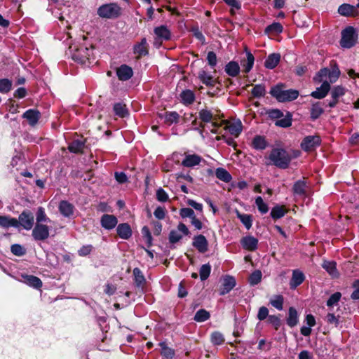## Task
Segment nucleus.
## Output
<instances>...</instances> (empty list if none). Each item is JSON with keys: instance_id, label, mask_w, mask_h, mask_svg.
I'll list each match as a JSON object with an SVG mask.
<instances>
[{"instance_id": "obj_1", "label": "nucleus", "mask_w": 359, "mask_h": 359, "mask_svg": "<svg viewBox=\"0 0 359 359\" xmlns=\"http://www.w3.org/2000/svg\"><path fill=\"white\" fill-rule=\"evenodd\" d=\"M271 95L279 102H290L294 100L299 96V91L294 89L285 90L283 84L273 86L270 90Z\"/></svg>"}, {"instance_id": "obj_2", "label": "nucleus", "mask_w": 359, "mask_h": 359, "mask_svg": "<svg viewBox=\"0 0 359 359\" xmlns=\"http://www.w3.org/2000/svg\"><path fill=\"white\" fill-rule=\"evenodd\" d=\"M269 159L276 166L280 168H287L291 158L287 152L282 149H274L269 155Z\"/></svg>"}, {"instance_id": "obj_3", "label": "nucleus", "mask_w": 359, "mask_h": 359, "mask_svg": "<svg viewBox=\"0 0 359 359\" xmlns=\"http://www.w3.org/2000/svg\"><path fill=\"white\" fill-rule=\"evenodd\" d=\"M69 51L72 54V58L81 64H85L87 60H89L93 53L92 48L83 46L78 48L75 45L69 46Z\"/></svg>"}, {"instance_id": "obj_4", "label": "nucleus", "mask_w": 359, "mask_h": 359, "mask_svg": "<svg viewBox=\"0 0 359 359\" xmlns=\"http://www.w3.org/2000/svg\"><path fill=\"white\" fill-rule=\"evenodd\" d=\"M121 7L116 3L103 4L97 9V15L106 19H114L118 18L121 12Z\"/></svg>"}, {"instance_id": "obj_5", "label": "nucleus", "mask_w": 359, "mask_h": 359, "mask_svg": "<svg viewBox=\"0 0 359 359\" xmlns=\"http://www.w3.org/2000/svg\"><path fill=\"white\" fill-rule=\"evenodd\" d=\"M358 34L353 27H348L341 32L340 45L345 48L353 47L357 41Z\"/></svg>"}, {"instance_id": "obj_6", "label": "nucleus", "mask_w": 359, "mask_h": 359, "mask_svg": "<svg viewBox=\"0 0 359 359\" xmlns=\"http://www.w3.org/2000/svg\"><path fill=\"white\" fill-rule=\"evenodd\" d=\"M18 228L21 226L25 230H31L34 224L33 213L29 210H23L18 219Z\"/></svg>"}, {"instance_id": "obj_7", "label": "nucleus", "mask_w": 359, "mask_h": 359, "mask_svg": "<svg viewBox=\"0 0 359 359\" xmlns=\"http://www.w3.org/2000/svg\"><path fill=\"white\" fill-rule=\"evenodd\" d=\"M50 228L46 224L36 223L32 232L33 238L36 241H45L50 235Z\"/></svg>"}, {"instance_id": "obj_8", "label": "nucleus", "mask_w": 359, "mask_h": 359, "mask_svg": "<svg viewBox=\"0 0 359 359\" xmlns=\"http://www.w3.org/2000/svg\"><path fill=\"white\" fill-rule=\"evenodd\" d=\"M321 140L318 135H309L304 138L301 143V147L306 151L315 149L320 144Z\"/></svg>"}, {"instance_id": "obj_9", "label": "nucleus", "mask_w": 359, "mask_h": 359, "mask_svg": "<svg viewBox=\"0 0 359 359\" xmlns=\"http://www.w3.org/2000/svg\"><path fill=\"white\" fill-rule=\"evenodd\" d=\"M198 116L203 122L212 123V126L214 128L210 130L212 133H217L216 128L219 127V124L215 121V116L211 111L207 109H201L198 113Z\"/></svg>"}, {"instance_id": "obj_10", "label": "nucleus", "mask_w": 359, "mask_h": 359, "mask_svg": "<svg viewBox=\"0 0 359 359\" xmlns=\"http://www.w3.org/2000/svg\"><path fill=\"white\" fill-rule=\"evenodd\" d=\"M192 245L201 253H205L208 250V242L203 235L195 236Z\"/></svg>"}, {"instance_id": "obj_11", "label": "nucleus", "mask_w": 359, "mask_h": 359, "mask_svg": "<svg viewBox=\"0 0 359 359\" xmlns=\"http://www.w3.org/2000/svg\"><path fill=\"white\" fill-rule=\"evenodd\" d=\"M117 223L118 219L113 215L104 214L100 219L101 226L107 230L113 229L117 225Z\"/></svg>"}, {"instance_id": "obj_12", "label": "nucleus", "mask_w": 359, "mask_h": 359, "mask_svg": "<svg viewBox=\"0 0 359 359\" xmlns=\"http://www.w3.org/2000/svg\"><path fill=\"white\" fill-rule=\"evenodd\" d=\"M116 75L120 81L129 80L133 75V69L127 65H121L116 69Z\"/></svg>"}, {"instance_id": "obj_13", "label": "nucleus", "mask_w": 359, "mask_h": 359, "mask_svg": "<svg viewBox=\"0 0 359 359\" xmlns=\"http://www.w3.org/2000/svg\"><path fill=\"white\" fill-rule=\"evenodd\" d=\"M133 53L137 55L139 57L149 54V44L146 38H142L140 43L134 45Z\"/></svg>"}, {"instance_id": "obj_14", "label": "nucleus", "mask_w": 359, "mask_h": 359, "mask_svg": "<svg viewBox=\"0 0 359 359\" xmlns=\"http://www.w3.org/2000/svg\"><path fill=\"white\" fill-rule=\"evenodd\" d=\"M59 211L65 217L70 218L74 215V206L67 201H62L59 204Z\"/></svg>"}, {"instance_id": "obj_15", "label": "nucleus", "mask_w": 359, "mask_h": 359, "mask_svg": "<svg viewBox=\"0 0 359 359\" xmlns=\"http://www.w3.org/2000/svg\"><path fill=\"white\" fill-rule=\"evenodd\" d=\"M236 285V280L233 277L226 276L222 281V288L219 290V294L224 295L229 293Z\"/></svg>"}, {"instance_id": "obj_16", "label": "nucleus", "mask_w": 359, "mask_h": 359, "mask_svg": "<svg viewBox=\"0 0 359 359\" xmlns=\"http://www.w3.org/2000/svg\"><path fill=\"white\" fill-rule=\"evenodd\" d=\"M202 160V158L197 154H188L185 156L182 165L184 167L192 168L199 165Z\"/></svg>"}, {"instance_id": "obj_17", "label": "nucleus", "mask_w": 359, "mask_h": 359, "mask_svg": "<svg viewBox=\"0 0 359 359\" xmlns=\"http://www.w3.org/2000/svg\"><path fill=\"white\" fill-rule=\"evenodd\" d=\"M330 89V85L328 81H324L322 85L317 88L315 91L311 93V95L316 99H323L325 97Z\"/></svg>"}, {"instance_id": "obj_18", "label": "nucleus", "mask_w": 359, "mask_h": 359, "mask_svg": "<svg viewBox=\"0 0 359 359\" xmlns=\"http://www.w3.org/2000/svg\"><path fill=\"white\" fill-rule=\"evenodd\" d=\"M22 281L27 285L35 289H39L42 286V281L38 277L33 275H22Z\"/></svg>"}, {"instance_id": "obj_19", "label": "nucleus", "mask_w": 359, "mask_h": 359, "mask_svg": "<svg viewBox=\"0 0 359 359\" xmlns=\"http://www.w3.org/2000/svg\"><path fill=\"white\" fill-rule=\"evenodd\" d=\"M338 12L343 16H357L358 15L356 7L348 4L341 5L338 8Z\"/></svg>"}, {"instance_id": "obj_20", "label": "nucleus", "mask_w": 359, "mask_h": 359, "mask_svg": "<svg viewBox=\"0 0 359 359\" xmlns=\"http://www.w3.org/2000/svg\"><path fill=\"white\" fill-rule=\"evenodd\" d=\"M22 117L26 118L31 126H34L40 118V112L36 109L27 110L22 115Z\"/></svg>"}, {"instance_id": "obj_21", "label": "nucleus", "mask_w": 359, "mask_h": 359, "mask_svg": "<svg viewBox=\"0 0 359 359\" xmlns=\"http://www.w3.org/2000/svg\"><path fill=\"white\" fill-rule=\"evenodd\" d=\"M116 231L118 236L122 239H128L132 235L130 226L127 223H122L118 225Z\"/></svg>"}, {"instance_id": "obj_22", "label": "nucleus", "mask_w": 359, "mask_h": 359, "mask_svg": "<svg viewBox=\"0 0 359 359\" xmlns=\"http://www.w3.org/2000/svg\"><path fill=\"white\" fill-rule=\"evenodd\" d=\"M180 97L181 102L184 105H190L193 104L196 98L194 92L189 89L183 90L180 93Z\"/></svg>"}, {"instance_id": "obj_23", "label": "nucleus", "mask_w": 359, "mask_h": 359, "mask_svg": "<svg viewBox=\"0 0 359 359\" xmlns=\"http://www.w3.org/2000/svg\"><path fill=\"white\" fill-rule=\"evenodd\" d=\"M198 79L200 81L208 87H215L217 82L213 77L208 74L205 70H201L198 73Z\"/></svg>"}, {"instance_id": "obj_24", "label": "nucleus", "mask_w": 359, "mask_h": 359, "mask_svg": "<svg viewBox=\"0 0 359 359\" xmlns=\"http://www.w3.org/2000/svg\"><path fill=\"white\" fill-rule=\"evenodd\" d=\"M304 273L299 270H294L292 272V276L290 280V285L291 288H296L304 280Z\"/></svg>"}, {"instance_id": "obj_25", "label": "nucleus", "mask_w": 359, "mask_h": 359, "mask_svg": "<svg viewBox=\"0 0 359 359\" xmlns=\"http://www.w3.org/2000/svg\"><path fill=\"white\" fill-rule=\"evenodd\" d=\"M18 219L6 215H0V226L5 229L18 228Z\"/></svg>"}, {"instance_id": "obj_26", "label": "nucleus", "mask_w": 359, "mask_h": 359, "mask_svg": "<svg viewBox=\"0 0 359 359\" xmlns=\"http://www.w3.org/2000/svg\"><path fill=\"white\" fill-rule=\"evenodd\" d=\"M161 347V354L165 359H172L175 355V351L173 348L168 347L165 341H161L158 344Z\"/></svg>"}, {"instance_id": "obj_27", "label": "nucleus", "mask_w": 359, "mask_h": 359, "mask_svg": "<svg viewBox=\"0 0 359 359\" xmlns=\"http://www.w3.org/2000/svg\"><path fill=\"white\" fill-rule=\"evenodd\" d=\"M306 183L304 180H298L293 186V192L299 196H304L306 193Z\"/></svg>"}, {"instance_id": "obj_28", "label": "nucleus", "mask_w": 359, "mask_h": 359, "mask_svg": "<svg viewBox=\"0 0 359 359\" xmlns=\"http://www.w3.org/2000/svg\"><path fill=\"white\" fill-rule=\"evenodd\" d=\"M280 55L279 53H272L268 56L265 61V67L268 69L275 68L279 63Z\"/></svg>"}, {"instance_id": "obj_29", "label": "nucleus", "mask_w": 359, "mask_h": 359, "mask_svg": "<svg viewBox=\"0 0 359 359\" xmlns=\"http://www.w3.org/2000/svg\"><path fill=\"white\" fill-rule=\"evenodd\" d=\"M162 117L164 118L165 123L168 126L178 123L180 119V115L176 111H166Z\"/></svg>"}, {"instance_id": "obj_30", "label": "nucleus", "mask_w": 359, "mask_h": 359, "mask_svg": "<svg viewBox=\"0 0 359 359\" xmlns=\"http://www.w3.org/2000/svg\"><path fill=\"white\" fill-rule=\"evenodd\" d=\"M299 322L298 313L297 310L293 307H290L288 311V316L287 318V325L292 327Z\"/></svg>"}, {"instance_id": "obj_31", "label": "nucleus", "mask_w": 359, "mask_h": 359, "mask_svg": "<svg viewBox=\"0 0 359 359\" xmlns=\"http://www.w3.org/2000/svg\"><path fill=\"white\" fill-rule=\"evenodd\" d=\"M225 72L228 75L233 77L240 72V67L237 62L231 61L226 65Z\"/></svg>"}, {"instance_id": "obj_32", "label": "nucleus", "mask_w": 359, "mask_h": 359, "mask_svg": "<svg viewBox=\"0 0 359 359\" xmlns=\"http://www.w3.org/2000/svg\"><path fill=\"white\" fill-rule=\"evenodd\" d=\"M133 273L136 286L137 287H142L146 282V279L142 271L139 268L136 267L133 269Z\"/></svg>"}, {"instance_id": "obj_33", "label": "nucleus", "mask_w": 359, "mask_h": 359, "mask_svg": "<svg viewBox=\"0 0 359 359\" xmlns=\"http://www.w3.org/2000/svg\"><path fill=\"white\" fill-rule=\"evenodd\" d=\"M227 128L231 135L238 137L242 131L241 121L240 120L235 121L228 125Z\"/></svg>"}, {"instance_id": "obj_34", "label": "nucleus", "mask_w": 359, "mask_h": 359, "mask_svg": "<svg viewBox=\"0 0 359 359\" xmlns=\"http://www.w3.org/2000/svg\"><path fill=\"white\" fill-rule=\"evenodd\" d=\"M155 34L163 40H168L170 37V32L165 26H160L154 29Z\"/></svg>"}, {"instance_id": "obj_35", "label": "nucleus", "mask_w": 359, "mask_h": 359, "mask_svg": "<svg viewBox=\"0 0 359 359\" xmlns=\"http://www.w3.org/2000/svg\"><path fill=\"white\" fill-rule=\"evenodd\" d=\"M215 175L219 180L224 182H229L232 178L230 173L223 168H217Z\"/></svg>"}, {"instance_id": "obj_36", "label": "nucleus", "mask_w": 359, "mask_h": 359, "mask_svg": "<svg viewBox=\"0 0 359 359\" xmlns=\"http://www.w3.org/2000/svg\"><path fill=\"white\" fill-rule=\"evenodd\" d=\"M84 147V142L81 140H75L69 144L68 149L70 152L78 154L82 151Z\"/></svg>"}, {"instance_id": "obj_37", "label": "nucleus", "mask_w": 359, "mask_h": 359, "mask_svg": "<svg viewBox=\"0 0 359 359\" xmlns=\"http://www.w3.org/2000/svg\"><path fill=\"white\" fill-rule=\"evenodd\" d=\"M225 341L224 335L218 331H215L210 334V341L215 346L222 345Z\"/></svg>"}, {"instance_id": "obj_38", "label": "nucleus", "mask_w": 359, "mask_h": 359, "mask_svg": "<svg viewBox=\"0 0 359 359\" xmlns=\"http://www.w3.org/2000/svg\"><path fill=\"white\" fill-rule=\"evenodd\" d=\"M323 111L324 110L321 102H318L313 104L311 109V116L312 119H317Z\"/></svg>"}, {"instance_id": "obj_39", "label": "nucleus", "mask_w": 359, "mask_h": 359, "mask_svg": "<svg viewBox=\"0 0 359 359\" xmlns=\"http://www.w3.org/2000/svg\"><path fill=\"white\" fill-rule=\"evenodd\" d=\"M36 223L43 224V222H50V219L46 215L43 207H39L36 213Z\"/></svg>"}, {"instance_id": "obj_40", "label": "nucleus", "mask_w": 359, "mask_h": 359, "mask_svg": "<svg viewBox=\"0 0 359 359\" xmlns=\"http://www.w3.org/2000/svg\"><path fill=\"white\" fill-rule=\"evenodd\" d=\"M323 267L332 276H337L336 263L334 262L324 261Z\"/></svg>"}, {"instance_id": "obj_41", "label": "nucleus", "mask_w": 359, "mask_h": 359, "mask_svg": "<svg viewBox=\"0 0 359 359\" xmlns=\"http://www.w3.org/2000/svg\"><path fill=\"white\" fill-rule=\"evenodd\" d=\"M276 126L282 128H287L292 124V117L290 113H287L285 116H283L278 119L276 123Z\"/></svg>"}, {"instance_id": "obj_42", "label": "nucleus", "mask_w": 359, "mask_h": 359, "mask_svg": "<svg viewBox=\"0 0 359 359\" xmlns=\"http://www.w3.org/2000/svg\"><path fill=\"white\" fill-rule=\"evenodd\" d=\"M252 145L256 149H264L266 147V142L264 137L257 135L254 138Z\"/></svg>"}, {"instance_id": "obj_43", "label": "nucleus", "mask_w": 359, "mask_h": 359, "mask_svg": "<svg viewBox=\"0 0 359 359\" xmlns=\"http://www.w3.org/2000/svg\"><path fill=\"white\" fill-rule=\"evenodd\" d=\"M283 27L279 22H273L266 28V32L271 34H277L283 32Z\"/></svg>"}, {"instance_id": "obj_44", "label": "nucleus", "mask_w": 359, "mask_h": 359, "mask_svg": "<svg viewBox=\"0 0 359 359\" xmlns=\"http://www.w3.org/2000/svg\"><path fill=\"white\" fill-rule=\"evenodd\" d=\"M210 317V315L209 312L205 309H200L196 313L194 319L196 322H204L208 320Z\"/></svg>"}, {"instance_id": "obj_45", "label": "nucleus", "mask_w": 359, "mask_h": 359, "mask_svg": "<svg viewBox=\"0 0 359 359\" xmlns=\"http://www.w3.org/2000/svg\"><path fill=\"white\" fill-rule=\"evenodd\" d=\"M114 111L116 115L120 117H125L128 115V111L126 109V105L122 103H116L114 105Z\"/></svg>"}, {"instance_id": "obj_46", "label": "nucleus", "mask_w": 359, "mask_h": 359, "mask_svg": "<svg viewBox=\"0 0 359 359\" xmlns=\"http://www.w3.org/2000/svg\"><path fill=\"white\" fill-rule=\"evenodd\" d=\"M12 88V81L8 79H0V93L5 94L8 93Z\"/></svg>"}, {"instance_id": "obj_47", "label": "nucleus", "mask_w": 359, "mask_h": 359, "mask_svg": "<svg viewBox=\"0 0 359 359\" xmlns=\"http://www.w3.org/2000/svg\"><path fill=\"white\" fill-rule=\"evenodd\" d=\"M286 213V210L283 206H275L272 208L271 212V216L273 219H279L283 217Z\"/></svg>"}, {"instance_id": "obj_48", "label": "nucleus", "mask_w": 359, "mask_h": 359, "mask_svg": "<svg viewBox=\"0 0 359 359\" xmlns=\"http://www.w3.org/2000/svg\"><path fill=\"white\" fill-rule=\"evenodd\" d=\"M262 277V273L261 271L256 270L248 277V281L251 285H255L261 281Z\"/></svg>"}, {"instance_id": "obj_49", "label": "nucleus", "mask_w": 359, "mask_h": 359, "mask_svg": "<svg viewBox=\"0 0 359 359\" xmlns=\"http://www.w3.org/2000/svg\"><path fill=\"white\" fill-rule=\"evenodd\" d=\"M211 271V266L208 264H203L200 269L199 273H200V278L201 280H206Z\"/></svg>"}, {"instance_id": "obj_50", "label": "nucleus", "mask_w": 359, "mask_h": 359, "mask_svg": "<svg viewBox=\"0 0 359 359\" xmlns=\"http://www.w3.org/2000/svg\"><path fill=\"white\" fill-rule=\"evenodd\" d=\"M256 205L259 210V211L262 214H265L269 211V207L266 203H265L261 196H257L255 199Z\"/></svg>"}, {"instance_id": "obj_51", "label": "nucleus", "mask_w": 359, "mask_h": 359, "mask_svg": "<svg viewBox=\"0 0 359 359\" xmlns=\"http://www.w3.org/2000/svg\"><path fill=\"white\" fill-rule=\"evenodd\" d=\"M266 89L263 85H255L251 90L252 95L255 97H262L265 95Z\"/></svg>"}, {"instance_id": "obj_52", "label": "nucleus", "mask_w": 359, "mask_h": 359, "mask_svg": "<svg viewBox=\"0 0 359 359\" xmlns=\"http://www.w3.org/2000/svg\"><path fill=\"white\" fill-rule=\"evenodd\" d=\"M271 304L278 310L283 309V297L281 295H276L270 300Z\"/></svg>"}, {"instance_id": "obj_53", "label": "nucleus", "mask_w": 359, "mask_h": 359, "mask_svg": "<svg viewBox=\"0 0 359 359\" xmlns=\"http://www.w3.org/2000/svg\"><path fill=\"white\" fill-rule=\"evenodd\" d=\"M169 242L170 243H176L182 238V234L177 230H172L169 233Z\"/></svg>"}, {"instance_id": "obj_54", "label": "nucleus", "mask_w": 359, "mask_h": 359, "mask_svg": "<svg viewBox=\"0 0 359 359\" xmlns=\"http://www.w3.org/2000/svg\"><path fill=\"white\" fill-rule=\"evenodd\" d=\"M345 94V89L342 86H337L334 87L331 92V95L333 99L339 98Z\"/></svg>"}, {"instance_id": "obj_55", "label": "nucleus", "mask_w": 359, "mask_h": 359, "mask_svg": "<svg viewBox=\"0 0 359 359\" xmlns=\"http://www.w3.org/2000/svg\"><path fill=\"white\" fill-rule=\"evenodd\" d=\"M11 252L16 256H22L25 254V250L19 244H13L11 247Z\"/></svg>"}, {"instance_id": "obj_56", "label": "nucleus", "mask_w": 359, "mask_h": 359, "mask_svg": "<svg viewBox=\"0 0 359 359\" xmlns=\"http://www.w3.org/2000/svg\"><path fill=\"white\" fill-rule=\"evenodd\" d=\"M180 215L182 218L189 217L191 219L194 218L196 215L194 211L189 208H184L180 210Z\"/></svg>"}, {"instance_id": "obj_57", "label": "nucleus", "mask_w": 359, "mask_h": 359, "mask_svg": "<svg viewBox=\"0 0 359 359\" xmlns=\"http://www.w3.org/2000/svg\"><path fill=\"white\" fill-rule=\"evenodd\" d=\"M341 297V294L340 292H335L333 294L330 296L329 299L327 302V305L328 306H332L335 305L339 300Z\"/></svg>"}, {"instance_id": "obj_58", "label": "nucleus", "mask_w": 359, "mask_h": 359, "mask_svg": "<svg viewBox=\"0 0 359 359\" xmlns=\"http://www.w3.org/2000/svg\"><path fill=\"white\" fill-rule=\"evenodd\" d=\"M156 198L158 201L165 202L168 199V195L163 189L159 188L156 191Z\"/></svg>"}, {"instance_id": "obj_59", "label": "nucleus", "mask_w": 359, "mask_h": 359, "mask_svg": "<svg viewBox=\"0 0 359 359\" xmlns=\"http://www.w3.org/2000/svg\"><path fill=\"white\" fill-rule=\"evenodd\" d=\"M207 60L208 65L214 67L217 65V55L213 51H210L207 55Z\"/></svg>"}, {"instance_id": "obj_60", "label": "nucleus", "mask_w": 359, "mask_h": 359, "mask_svg": "<svg viewBox=\"0 0 359 359\" xmlns=\"http://www.w3.org/2000/svg\"><path fill=\"white\" fill-rule=\"evenodd\" d=\"M93 246L91 245H87L82 246L79 250L78 254L80 256H87L92 251Z\"/></svg>"}, {"instance_id": "obj_61", "label": "nucleus", "mask_w": 359, "mask_h": 359, "mask_svg": "<svg viewBox=\"0 0 359 359\" xmlns=\"http://www.w3.org/2000/svg\"><path fill=\"white\" fill-rule=\"evenodd\" d=\"M114 177L116 180L120 184L125 183L128 181V177L123 172H116Z\"/></svg>"}, {"instance_id": "obj_62", "label": "nucleus", "mask_w": 359, "mask_h": 359, "mask_svg": "<svg viewBox=\"0 0 359 359\" xmlns=\"http://www.w3.org/2000/svg\"><path fill=\"white\" fill-rule=\"evenodd\" d=\"M154 215L156 218L158 219H163L165 216V210L164 208L160 206L157 207L154 212Z\"/></svg>"}, {"instance_id": "obj_63", "label": "nucleus", "mask_w": 359, "mask_h": 359, "mask_svg": "<svg viewBox=\"0 0 359 359\" xmlns=\"http://www.w3.org/2000/svg\"><path fill=\"white\" fill-rule=\"evenodd\" d=\"M268 321L275 327L276 330H278L280 325V320L276 316H269Z\"/></svg>"}, {"instance_id": "obj_64", "label": "nucleus", "mask_w": 359, "mask_h": 359, "mask_svg": "<svg viewBox=\"0 0 359 359\" xmlns=\"http://www.w3.org/2000/svg\"><path fill=\"white\" fill-rule=\"evenodd\" d=\"M353 286L355 290L351 297L353 299H359V279L354 281Z\"/></svg>"}]
</instances>
